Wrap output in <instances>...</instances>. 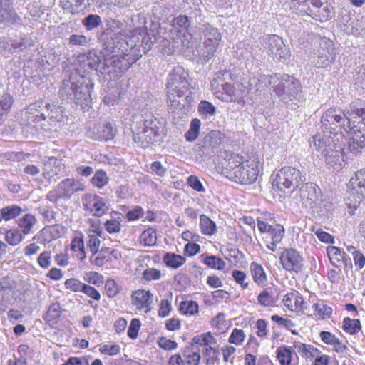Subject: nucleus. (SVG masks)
I'll return each mask as SVG.
<instances>
[{
  "label": "nucleus",
  "mask_w": 365,
  "mask_h": 365,
  "mask_svg": "<svg viewBox=\"0 0 365 365\" xmlns=\"http://www.w3.org/2000/svg\"><path fill=\"white\" fill-rule=\"evenodd\" d=\"M306 180V178L300 170L295 168L287 166L281 168L273 180V185L282 192L289 190L290 192L298 189Z\"/></svg>",
  "instance_id": "obj_9"
},
{
  "label": "nucleus",
  "mask_w": 365,
  "mask_h": 365,
  "mask_svg": "<svg viewBox=\"0 0 365 365\" xmlns=\"http://www.w3.org/2000/svg\"><path fill=\"white\" fill-rule=\"evenodd\" d=\"M200 125V120L197 118H195L191 121L190 129L185 134V138L187 141L192 142L197 138Z\"/></svg>",
  "instance_id": "obj_42"
},
{
  "label": "nucleus",
  "mask_w": 365,
  "mask_h": 365,
  "mask_svg": "<svg viewBox=\"0 0 365 365\" xmlns=\"http://www.w3.org/2000/svg\"><path fill=\"white\" fill-rule=\"evenodd\" d=\"M179 310L186 315H193L198 312V305L192 300L182 301L179 306Z\"/></svg>",
  "instance_id": "obj_43"
},
{
  "label": "nucleus",
  "mask_w": 365,
  "mask_h": 365,
  "mask_svg": "<svg viewBox=\"0 0 365 365\" xmlns=\"http://www.w3.org/2000/svg\"><path fill=\"white\" fill-rule=\"evenodd\" d=\"M70 248L74 257L81 261H83L86 259V249L82 233H78L73 237L70 244Z\"/></svg>",
  "instance_id": "obj_28"
},
{
  "label": "nucleus",
  "mask_w": 365,
  "mask_h": 365,
  "mask_svg": "<svg viewBox=\"0 0 365 365\" xmlns=\"http://www.w3.org/2000/svg\"><path fill=\"white\" fill-rule=\"evenodd\" d=\"M298 188L300 200L306 207L312 208L317 205L321 197V191L316 184L303 182Z\"/></svg>",
  "instance_id": "obj_19"
},
{
  "label": "nucleus",
  "mask_w": 365,
  "mask_h": 365,
  "mask_svg": "<svg viewBox=\"0 0 365 365\" xmlns=\"http://www.w3.org/2000/svg\"><path fill=\"white\" fill-rule=\"evenodd\" d=\"M116 217H111L104 223L105 230L110 234L118 233L121 230L123 215L116 212H113Z\"/></svg>",
  "instance_id": "obj_30"
},
{
  "label": "nucleus",
  "mask_w": 365,
  "mask_h": 365,
  "mask_svg": "<svg viewBox=\"0 0 365 365\" xmlns=\"http://www.w3.org/2000/svg\"><path fill=\"white\" fill-rule=\"evenodd\" d=\"M279 74L265 75L259 73H257L254 76L257 79V82L255 83L256 91H265L267 89L270 90L275 87L277 79Z\"/></svg>",
  "instance_id": "obj_26"
},
{
  "label": "nucleus",
  "mask_w": 365,
  "mask_h": 365,
  "mask_svg": "<svg viewBox=\"0 0 365 365\" xmlns=\"http://www.w3.org/2000/svg\"><path fill=\"white\" fill-rule=\"evenodd\" d=\"M188 73L181 66L175 67L169 73L167 81L168 106L170 112L174 113L180 108V98H182L190 88Z\"/></svg>",
  "instance_id": "obj_6"
},
{
  "label": "nucleus",
  "mask_w": 365,
  "mask_h": 365,
  "mask_svg": "<svg viewBox=\"0 0 365 365\" xmlns=\"http://www.w3.org/2000/svg\"><path fill=\"white\" fill-rule=\"evenodd\" d=\"M337 52L331 40L327 37L320 38L316 53V58L313 61L317 68H331L335 61Z\"/></svg>",
  "instance_id": "obj_13"
},
{
  "label": "nucleus",
  "mask_w": 365,
  "mask_h": 365,
  "mask_svg": "<svg viewBox=\"0 0 365 365\" xmlns=\"http://www.w3.org/2000/svg\"><path fill=\"white\" fill-rule=\"evenodd\" d=\"M102 51L103 61L96 51L92 50L79 55L78 63L85 71L98 69L101 73H106L111 78H117L127 71L135 62L133 58H128V43L124 32L115 33Z\"/></svg>",
  "instance_id": "obj_1"
},
{
  "label": "nucleus",
  "mask_w": 365,
  "mask_h": 365,
  "mask_svg": "<svg viewBox=\"0 0 365 365\" xmlns=\"http://www.w3.org/2000/svg\"><path fill=\"white\" fill-rule=\"evenodd\" d=\"M21 212V207L16 205L6 206L0 209L1 217H2L5 221L14 219L20 215Z\"/></svg>",
  "instance_id": "obj_36"
},
{
  "label": "nucleus",
  "mask_w": 365,
  "mask_h": 365,
  "mask_svg": "<svg viewBox=\"0 0 365 365\" xmlns=\"http://www.w3.org/2000/svg\"><path fill=\"white\" fill-rule=\"evenodd\" d=\"M45 108V112L36 115V120H41L48 118L51 123L61 122L63 120L64 112L62 107L53 103H46Z\"/></svg>",
  "instance_id": "obj_22"
},
{
  "label": "nucleus",
  "mask_w": 365,
  "mask_h": 365,
  "mask_svg": "<svg viewBox=\"0 0 365 365\" xmlns=\"http://www.w3.org/2000/svg\"><path fill=\"white\" fill-rule=\"evenodd\" d=\"M350 118L340 109L330 108L321 117L322 128L324 133L333 134V138L339 140L342 139V130L348 124Z\"/></svg>",
  "instance_id": "obj_8"
},
{
  "label": "nucleus",
  "mask_w": 365,
  "mask_h": 365,
  "mask_svg": "<svg viewBox=\"0 0 365 365\" xmlns=\"http://www.w3.org/2000/svg\"><path fill=\"white\" fill-rule=\"evenodd\" d=\"M131 303L135 307L136 310L145 314L152 309L153 294L149 290L137 289L131 294Z\"/></svg>",
  "instance_id": "obj_20"
},
{
  "label": "nucleus",
  "mask_w": 365,
  "mask_h": 365,
  "mask_svg": "<svg viewBox=\"0 0 365 365\" xmlns=\"http://www.w3.org/2000/svg\"><path fill=\"white\" fill-rule=\"evenodd\" d=\"M200 227L201 232L205 235L211 236L216 232V225L205 215L200 216Z\"/></svg>",
  "instance_id": "obj_35"
},
{
  "label": "nucleus",
  "mask_w": 365,
  "mask_h": 365,
  "mask_svg": "<svg viewBox=\"0 0 365 365\" xmlns=\"http://www.w3.org/2000/svg\"><path fill=\"white\" fill-rule=\"evenodd\" d=\"M5 240L10 245L16 246L22 241V235L17 229H11L6 231Z\"/></svg>",
  "instance_id": "obj_47"
},
{
  "label": "nucleus",
  "mask_w": 365,
  "mask_h": 365,
  "mask_svg": "<svg viewBox=\"0 0 365 365\" xmlns=\"http://www.w3.org/2000/svg\"><path fill=\"white\" fill-rule=\"evenodd\" d=\"M222 254L225 259L234 266H236L239 262L242 254L235 247H227L222 251Z\"/></svg>",
  "instance_id": "obj_40"
},
{
  "label": "nucleus",
  "mask_w": 365,
  "mask_h": 365,
  "mask_svg": "<svg viewBox=\"0 0 365 365\" xmlns=\"http://www.w3.org/2000/svg\"><path fill=\"white\" fill-rule=\"evenodd\" d=\"M37 262L40 267L48 269L51 265V251H43L38 258Z\"/></svg>",
  "instance_id": "obj_56"
},
{
  "label": "nucleus",
  "mask_w": 365,
  "mask_h": 365,
  "mask_svg": "<svg viewBox=\"0 0 365 365\" xmlns=\"http://www.w3.org/2000/svg\"><path fill=\"white\" fill-rule=\"evenodd\" d=\"M204 263L212 269L219 270L224 269L225 265V262L222 259L212 255L205 257Z\"/></svg>",
  "instance_id": "obj_53"
},
{
  "label": "nucleus",
  "mask_w": 365,
  "mask_h": 365,
  "mask_svg": "<svg viewBox=\"0 0 365 365\" xmlns=\"http://www.w3.org/2000/svg\"><path fill=\"white\" fill-rule=\"evenodd\" d=\"M347 212L353 215L365 212V168L357 171L348 182Z\"/></svg>",
  "instance_id": "obj_7"
},
{
  "label": "nucleus",
  "mask_w": 365,
  "mask_h": 365,
  "mask_svg": "<svg viewBox=\"0 0 365 365\" xmlns=\"http://www.w3.org/2000/svg\"><path fill=\"white\" fill-rule=\"evenodd\" d=\"M61 313L60 304L58 303L52 304L47 311L46 319L50 323L56 324L61 317Z\"/></svg>",
  "instance_id": "obj_44"
},
{
  "label": "nucleus",
  "mask_w": 365,
  "mask_h": 365,
  "mask_svg": "<svg viewBox=\"0 0 365 365\" xmlns=\"http://www.w3.org/2000/svg\"><path fill=\"white\" fill-rule=\"evenodd\" d=\"M84 185L78 180L66 178L47 194V199L52 202H56L58 199L68 200L77 192L83 191Z\"/></svg>",
  "instance_id": "obj_12"
},
{
  "label": "nucleus",
  "mask_w": 365,
  "mask_h": 365,
  "mask_svg": "<svg viewBox=\"0 0 365 365\" xmlns=\"http://www.w3.org/2000/svg\"><path fill=\"white\" fill-rule=\"evenodd\" d=\"M277 359L281 365H289L292 359L291 349L282 346L277 349Z\"/></svg>",
  "instance_id": "obj_46"
},
{
  "label": "nucleus",
  "mask_w": 365,
  "mask_h": 365,
  "mask_svg": "<svg viewBox=\"0 0 365 365\" xmlns=\"http://www.w3.org/2000/svg\"><path fill=\"white\" fill-rule=\"evenodd\" d=\"M280 261L286 271L299 273L303 270V258L295 249L289 248L284 250L281 254Z\"/></svg>",
  "instance_id": "obj_17"
},
{
  "label": "nucleus",
  "mask_w": 365,
  "mask_h": 365,
  "mask_svg": "<svg viewBox=\"0 0 365 365\" xmlns=\"http://www.w3.org/2000/svg\"><path fill=\"white\" fill-rule=\"evenodd\" d=\"M60 160L55 157H49L44 164L43 175L45 178L51 180L55 175H57L61 170Z\"/></svg>",
  "instance_id": "obj_29"
},
{
  "label": "nucleus",
  "mask_w": 365,
  "mask_h": 365,
  "mask_svg": "<svg viewBox=\"0 0 365 365\" xmlns=\"http://www.w3.org/2000/svg\"><path fill=\"white\" fill-rule=\"evenodd\" d=\"M257 221L259 230L261 232H267L271 238L272 242L270 245H267V248L272 252L276 251L277 245L282 241L284 236V227L279 224L270 225L259 219Z\"/></svg>",
  "instance_id": "obj_18"
},
{
  "label": "nucleus",
  "mask_w": 365,
  "mask_h": 365,
  "mask_svg": "<svg viewBox=\"0 0 365 365\" xmlns=\"http://www.w3.org/2000/svg\"><path fill=\"white\" fill-rule=\"evenodd\" d=\"M83 209L91 215L100 217L106 214L109 209V203L102 197L96 194L87 193L82 197Z\"/></svg>",
  "instance_id": "obj_15"
},
{
  "label": "nucleus",
  "mask_w": 365,
  "mask_h": 365,
  "mask_svg": "<svg viewBox=\"0 0 365 365\" xmlns=\"http://www.w3.org/2000/svg\"><path fill=\"white\" fill-rule=\"evenodd\" d=\"M20 18L12 9L9 0H0V23H15Z\"/></svg>",
  "instance_id": "obj_27"
},
{
  "label": "nucleus",
  "mask_w": 365,
  "mask_h": 365,
  "mask_svg": "<svg viewBox=\"0 0 365 365\" xmlns=\"http://www.w3.org/2000/svg\"><path fill=\"white\" fill-rule=\"evenodd\" d=\"M36 218L31 214H26L23 217L19 220V227L21 229L24 234H29L34 224L36 223Z\"/></svg>",
  "instance_id": "obj_38"
},
{
  "label": "nucleus",
  "mask_w": 365,
  "mask_h": 365,
  "mask_svg": "<svg viewBox=\"0 0 365 365\" xmlns=\"http://www.w3.org/2000/svg\"><path fill=\"white\" fill-rule=\"evenodd\" d=\"M68 41L71 45L86 46L88 44L90 39L84 35L72 34Z\"/></svg>",
  "instance_id": "obj_61"
},
{
  "label": "nucleus",
  "mask_w": 365,
  "mask_h": 365,
  "mask_svg": "<svg viewBox=\"0 0 365 365\" xmlns=\"http://www.w3.org/2000/svg\"><path fill=\"white\" fill-rule=\"evenodd\" d=\"M13 103L14 98L9 93H5L1 96L0 99V126L4 123Z\"/></svg>",
  "instance_id": "obj_31"
},
{
  "label": "nucleus",
  "mask_w": 365,
  "mask_h": 365,
  "mask_svg": "<svg viewBox=\"0 0 365 365\" xmlns=\"http://www.w3.org/2000/svg\"><path fill=\"white\" fill-rule=\"evenodd\" d=\"M307 14L317 21L323 22L331 17L332 9L327 3H322L319 0H310Z\"/></svg>",
  "instance_id": "obj_21"
},
{
  "label": "nucleus",
  "mask_w": 365,
  "mask_h": 365,
  "mask_svg": "<svg viewBox=\"0 0 365 365\" xmlns=\"http://www.w3.org/2000/svg\"><path fill=\"white\" fill-rule=\"evenodd\" d=\"M344 130L349 133V151L356 155L365 149V123L348 120V124L344 127Z\"/></svg>",
  "instance_id": "obj_10"
},
{
  "label": "nucleus",
  "mask_w": 365,
  "mask_h": 365,
  "mask_svg": "<svg viewBox=\"0 0 365 365\" xmlns=\"http://www.w3.org/2000/svg\"><path fill=\"white\" fill-rule=\"evenodd\" d=\"M108 182V178L106 172L98 170L91 179L92 184L98 188H102Z\"/></svg>",
  "instance_id": "obj_51"
},
{
  "label": "nucleus",
  "mask_w": 365,
  "mask_h": 365,
  "mask_svg": "<svg viewBox=\"0 0 365 365\" xmlns=\"http://www.w3.org/2000/svg\"><path fill=\"white\" fill-rule=\"evenodd\" d=\"M252 279L260 286L264 287L267 282V274L263 267L255 262H252Z\"/></svg>",
  "instance_id": "obj_37"
},
{
  "label": "nucleus",
  "mask_w": 365,
  "mask_h": 365,
  "mask_svg": "<svg viewBox=\"0 0 365 365\" xmlns=\"http://www.w3.org/2000/svg\"><path fill=\"white\" fill-rule=\"evenodd\" d=\"M312 149L321 153L327 165L334 170H340L342 167L344 158L342 150L344 143L336 140L332 136L324 138L321 135H315L310 143Z\"/></svg>",
  "instance_id": "obj_4"
},
{
  "label": "nucleus",
  "mask_w": 365,
  "mask_h": 365,
  "mask_svg": "<svg viewBox=\"0 0 365 365\" xmlns=\"http://www.w3.org/2000/svg\"><path fill=\"white\" fill-rule=\"evenodd\" d=\"M194 341L200 346H211L216 343L215 337L210 332L195 337Z\"/></svg>",
  "instance_id": "obj_58"
},
{
  "label": "nucleus",
  "mask_w": 365,
  "mask_h": 365,
  "mask_svg": "<svg viewBox=\"0 0 365 365\" xmlns=\"http://www.w3.org/2000/svg\"><path fill=\"white\" fill-rule=\"evenodd\" d=\"M351 113L355 115L353 117L354 118L360 119L358 122L365 123V106L351 105Z\"/></svg>",
  "instance_id": "obj_64"
},
{
  "label": "nucleus",
  "mask_w": 365,
  "mask_h": 365,
  "mask_svg": "<svg viewBox=\"0 0 365 365\" xmlns=\"http://www.w3.org/2000/svg\"><path fill=\"white\" fill-rule=\"evenodd\" d=\"M140 327V322L138 319H133L128 329V336L134 339L138 336V331Z\"/></svg>",
  "instance_id": "obj_63"
},
{
  "label": "nucleus",
  "mask_w": 365,
  "mask_h": 365,
  "mask_svg": "<svg viewBox=\"0 0 365 365\" xmlns=\"http://www.w3.org/2000/svg\"><path fill=\"white\" fill-rule=\"evenodd\" d=\"M160 277V271L155 268H147L143 272V278L146 281L158 280Z\"/></svg>",
  "instance_id": "obj_62"
},
{
  "label": "nucleus",
  "mask_w": 365,
  "mask_h": 365,
  "mask_svg": "<svg viewBox=\"0 0 365 365\" xmlns=\"http://www.w3.org/2000/svg\"><path fill=\"white\" fill-rule=\"evenodd\" d=\"M250 79L247 81L245 82V83L237 81V82H235L234 83L235 93L236 92H240V93L239 96H235V101H243L244 98L250 92Z\"/></svg>",
  "instance_id": "obj_41"
},
{
  "label": "nucleus",
  "mask_w": 365,
  "mask_h": 365,
  "mask_svg": "<svg viewBox=\"0 0 365 365\" xmlns=\"http://www.w3.org/2000/svg\"><path fill=\"white\" fill-rule=\"evenodd\" d=\"M32 43L30 39H28L25 36L21 37V39L19 41H16L14 40H11V53H16L19 52L25 49L26 48L29 46H31Z\"/></svg>",
  "instance_id": "obj_48"
},
{
  "label": "nucleus",
  "mask_w": 365,
  "mask_h": 365,
  "mask_svg": "<svg viewBox=\"0 0 365 365\" xmlns=\"http://www.w3.org/2000/svg\"><path fill=\"white\" fill-rule=\"evenodd\" d=\"M215 107L207 101H202L198 106V112L201 115H213L215 113Z\"/></svg>",
  "instance_id": "obj_55"
},
{
  "label": "nucleus",
  "mask_w": 365,
  "mask_h": 365,
  "mask_svg": "<svg viewBox=\"0 0 365 365\" xmlns=\"http://www.w3.org/2000/svg\"><path fill=\"white\" fill-rule=\"evenodd\" d=\"M84 279L89 284L100 286L103 282V277L101 274L96 272H89L86 274Z\"/></svg>",
  "instance_id": "obj_59"
},
{
  "label": "nucleus",
  "mask_w": 365,
  "mask_h": 365,
  "mask_svg": "<svg viewBox=\"0 0 365 365\" xmlns=\"http://www.w3.org/2000/svg\"><path fill=\"white\" fill-rule=\"evenodd\" d=\"M225 168L228 170L233 171L235 178H237L242 182L246 183L250 179V173L249 166L247 164L239 160L229 161Z\"/></svg>",
  "instance_id": "obj_24"
},
{
  "label": "nucleus",
  "mask_w": 365,
  "mask_h": 365,
  "mask_svg": "<svg viewBox=\"0 0 365 365\" xmlns=\"http://www.w3.org/2000/svg\"><path fill=\"white\" fill-rule=\"evenodd\" d=\"M84 284L80 280L75 278L66 279L65 282L66 288L75 292H82Z\"/></svg>",
  "instance_id": "obj_60"
},
{
  "label": "nucleus",
  "mask_w": 365,
  "mask_h": 365,
  "mask_svg": "<svg viewBox=\"0 0 365 365\" xmlns=\"http://www.w3.org/2000/svg\"><path fill=\"white\" fill-rule=\"evenodd\" d=\"M327 252L330 262L336 267L340 268L342 266L347 267L351 264L350 258H347L346 254L341 252L340 249L336 247H328Z\"/></svg>",
  "instance_id": "obj_25"
},
{
  "label": "nucleus",
  "mask_w": 365,
  "mask_h": 365,
  "mask_svg": "<svg viewBox=\"0 0 365 365\" xmlns=\"http://www.w3.org/2000/svg\"><path fill=\"white\" fill-rule=\"evenodd\" d=\"M102 234L103 230L99 226L92 225V228H89L86 232V245L93 255L99 250Z\"/></svg>",
  "instance_id": "obj_23"
},
{
  "label": "nucleus",
  "mask_w": 365,
  "mask_h": 365,
  "mask_svg": "<svg viewBox=\"0 0 365 365\" xmlns=\"http://www.w3.org/2000/svg\"><path fill=\"white\" fill-rule=\"evenodd\" d=\"M115 134L110 123L91 121L87 125L86 135L96 140H109Z\"/></svg>",
  "instance_id": "obj_16"
},
{
  "label": "nucleus",
  "mask_w": 365,
  "mask_h": 365,
  "mask_svg": "<svg viewBox=\"0 0 365 365\" xmlns=\"http://www.w3.org/2000/svg\"><path fill=\"white\" fill-rule=\"evenodd\" d=\"M284 305L290 310L302 309L303 299L301 296L296 293H288L283 299Z\"/></svg>",
  "instance_id": "obj_32"
},
{
  "label": "nucleus",
  "mask_w": 365,
  "mask_h": 365,
  "mask_svg": "<svg viewBox=\"0 0 365 365\" xmlns=\"http://www.w3.org/2000/svg\"><path fill=\"white\" fill-rule=\"evenodd\" d=\"M101 19L98 15L90 14L83 19V25L87 30H92L101 24Z\"/></svg>",
  "instance_id": "obj_52"
},
{
  "label": "nucleus",
  "mask_w": 365,
  "mask_h": 365,
  "mask_svg": "<svg viewBox=\"0 0 365 365\" xmlns=\"http://www.w3.org/2000/svg\"><path fill=\"white\" fill-rule=\"evenodd\" d=\"M314 310L322 319L330 318L332 314V308L324 303H316L314 304Z\"/></svg>",
  "instance_id": "obj_49"
},
{
  "label": "nucleus",
  "mask_w": 365,
  "mask_h": 365,
  "mask_svg": "<svg viewBox=\"0 0 365 365\" xmlns=\"http://www.w3.org/2000/svg\"><path fill=\"white\" fill-rule=\"evenodd\" d=\"M273 92L279 101L291 110L297 109L303 103L302 85L297 78L289 75L279 74Z\"/></svg>",
  "instance_id": "obj_5"
},
{
  "label": "nucleus",
  "mask_w": 365,
  "mask_h": 365,
  "mask_svg": "<svg viewBox=\"0 0 365 365\" xmlns=\"http://www.w3.org/2000/svg\"><path fill=\"white\" fill-rule=\"evenodd\" d=\"M165 121L163 118L155 117L151 113L136 122L133 128V140L140 143L143 147L160 141L165 132Z\"/></svg>",
  "instance_id": "obj_3"
},
{
  "label": "nucleus",
  "mask_w": 365,
  "mask_h": 365,
  "mask_svg": "<svg viewBox=\"0 0 365 365\" xmlns=\"http://www.w3.org/2000/svg\"><path fill=\"white\" fill-rule=\"evenodd\" d=\"M260 44L267 50V54L274 60L286 61L289 56V50L282 38L276 34H267L259 38Z\"/></svg>",
  "instance_id": "obj_11"
},
{
  "label": "nucleus",
  "mask_w": 365,
  "mask_h": 365,
  "mask_svg": "<svg viewBox=\"0 0 365 365\" xmlns=\"http://www.w3.org/2000/svg\"><path fill=\"white\" fill-rule=\"evenodd\" d=\"M252 174L257 175L255 180H252V183L255 182L259 178V180L257 182V186L255 185L254 190L256 192L252 193L253 195H257V192H259L262 190L260 181L261 176L263 174V164L260 162L258 157H255L252 155Z\"/></svg>",
  "instance_id": "obj_33"
},
{
  "label": "nucleus",
  "mask_w": 365,
  "mask_h": 365,
  "mask_svg": "<svg viewBox=\"0 0 365 365\" xmlns=\"http://www.w3.org/2000/svg\"><path fill=\"white\" fill-rule=\"evenodd\" d=\"M173 26L182 32L186 31L190 26V21L186 16H179L173 21Z\"/></svg>",
  "instance_id": "obj_54"
},
{
  "label": "nucleus",
  "mask_w": 365,
  "mask_h": 365,
  "mask_svg": "<svg viewBox=\"0 0 365 365\" xmlns=\"http://www.w3.org/2000/svg\"><path fill=\"white\" fill-rule=\"evenodd\" d=\"M93 83L91 80L77 71L72 73L68 78H65L60 88L62 97L73 100L81 106H88L91 101V91Z\"/></svg>",
  "instance_id": "obj_2"
},
{
  "label": "nucleus",
  "mask_w": 365,
  "mask_h": 365,
  "mask_svg": "<svg viewBox=\"0 0 365 365\" xmlns=\"http://www.w3.org/2000/svg\"><path fill=\"white\" fill-rule=\"evenodd\" d=\"M105 289L109 297H114L119 292L120 289L115 281L113 279H108L105 284Z\"/></svg>",
  "instance_id": "obj_57"
},
{
  "label": "nucleus",
  "mask_w": 365,
  "mask_h": 365,
  "mask_svg": "<svg viewBox=\"0 0 365 365\" xmlns=\"http://www.w3.org/2000/svg\"><path fill=\"white\" fill-rule=\"evenodd\" d=\"M200 31L202 34L204 41L197 52L205 60H208L214 56L217 51L221 39L220 34L216 28L209 24L203 25Z\"/></svg>",
  "instance_id": "obj_14"
},
{
  "label": "nucleus",
  "mask_w": 365,
  "mask_h": 365,
  "mask_svg": "<svg viewBox=\"0 0 365 365\" xmlns=\"http://www.w3.org/2000/svg\"><path fill=\"white\" fill-rule=\"evenodd\" d=\"M183 358H185L187 365H198L200 355L199 351L187 349L183 351Z\"/></svg>",
  "instance_id": "obj_50"
},
{
  "label": "nucleus",
  "mask_w": 365,
  "mask_h": 365,
  "mask_svg": "<svg viewBox=\"0 0 365 365\" xmlns=\"http://www.w3.org/2000/svg\"><path fill=\"white\" fill-rule=\"evenodd\" d=\"M163 262L168 267L178 269L185 262V258L180 255L168 252L163 257Z\"/></svg>",
  "instance_id": "obj_34"
},
{
  "label": "nucleus",
  "mask_w": 365,
  "mask_h": 365,
  "mask_svg": "<svg viewBox=\"0 0 365 365\" xmlns=\"http://www.w3.org/2000/svg\"><path fill=\"white\" fill-rule=\"evenodd\" d=\"M140 240L145 246H153L156 243V232L153 228H148L143 232Z\"/></svg>",
  "instance_id": "obj_45"
},
{
  "label": "nucleus",
  "mask_w": 365,
  "mask_h": 365,
  "mask_svg": "<svg viewBox=\"0 0 365 365\" xmlns=\"http://www.w3.org/2000/svg\"><path fill=\"white\" fill-rule=\"evenodd\" d=\"M343 329L349 334H356L361 329L360 320L352 319L349 317H346L343 321Z\"/></svg>",
  "instance_id": "obj_39"
}]
</instances>
